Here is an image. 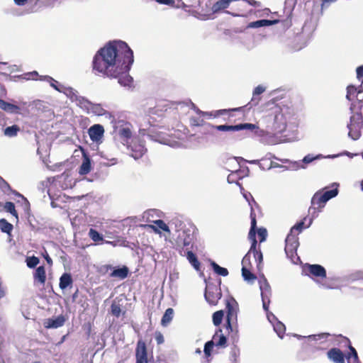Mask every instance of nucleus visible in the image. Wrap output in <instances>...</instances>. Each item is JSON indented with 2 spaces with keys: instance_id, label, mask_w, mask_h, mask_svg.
I'll list each match as a JSON object with an SVG mask.
<instances>
[{
  "instance_id": "obj_46",
  "label": "nucleus",
  "mask_w": 363,
  "mask_h": 363,
  "mask_svg": "<svg viewBox=\"0 0 363 363\" xmlns=\"http://www.w3.org/2000/svg\"><path fill=\"white\" fill-rule=\"evenodd\" d=\"M89 238L95 242L104 240L103 235L93 228H90L88 233Z\"/></svg>"
},
{
  "instance_id": "obj_8",
  "label": "nucleus",
  "mask_w": 363,
  "mask_h": 363,
  "mask_svg": "<svg viewBox=\"0 0 363 363\" xmlns=\"http://www.w3.org/2000/svg\"><path fill=\"white\" fill-rule=\"evenodd\" d=\"M285 242V252L286 256L294 264H298V262H300V258L296 253L297 248L299 245L298 238L295 234L289 233Z\"/></svg>"
},
{
  "instance_id": "obj_40",
  "label": "nucleus",
  "mask_w": 363,
  "mask_h": 363,
  "mask_svg": "<svg viewBox=\"0 0 363 363\" xmlns=\"http://www.w3.org/2000/svg\"><path fill=\"white\" fill-rule=\"evenodd\" d=\"M0 230L3 233L10 234L13 230V225L9 223L6 219H0Z\"/></svg>"
},
{
  "instance_id": "obj_26",
  "label": "nucleus",
  "mask_w": 363,
  "mask_h": 363,
  "mask_svg": "<svg viewBox=\"0 0 363 363\" xmlns=\"http://www.w3.org/2000/svg\"><path fill=\"white\" fill-rule=\"evenodd\" d=\"M328 357L334 363H345L342 352L337 348H332L327 353Z\"/></svg>"
},
{
  "instance_id": "obj_36",
  "label": "nucleus",
  "mask_w": 363,
  "mask_h": 363,
  "mask_svg": "<svg viewBox=\"0 0 363 363\" xmlns=\"http://www.w3.org/2000/svg\"><path fill=\"white\" fill-rule=\"evenodd\" d=\"M128 274V269L126 267H123L121 268H118L113 269V271L111 273V277H118L121 279H123L127 277Z\"/></svg>"
},
{
  "instance_id": "obj_25",
  "label": "nucleus",
  "mask_w": 363,
  "mask_h": 363,
  "mask_svg": "<svg viewBox=\"0 0 363 363\" xmlns=\"http://www.w3.org/2000/svg\"><path fill=\"white\" fill-rule=\"evenodd\" d=\"M249 173L248 167H246L245 169H235L232 171L231 174H230L227 178L228 183H234L236 182L240 185L239 183L237 182L238 179H242L245 176H247Z\"/></svg>"
},
{
  "instance_id": "obj_28",
  "label": "nucleus",
  "mask_w": 363,
  "mask_h": 363,
  "mask_svg": "<svg viewBox=\"0 0 363 363\" xmlns=\"http://www.w3.org/2000/svg\"><path fill=\"white\" fill-rule=\"evenodd\" d=\"M279 22V20H267L262 19L256 21L250 22L247 26V28H258L260 27L270 26L275 25Z\"/></svg>"
},
{
  "instance_id": "obj_32",
  "label": "nucleus",
  "mask_w": 363,
  "mask_h": 363,
  "mask_svg": "<svg viewBox=\"0 0 363 363\" xmlns=\"http://www.w3.org/2000/svg\"><path fill=\"white\" fill-rule=\"evenodd\" d=\"M212 340H213L215 345L225 347L227 339L225 336L222 333L221 330H219L215 333Z\"/></svg>"
},
{
  "instance_id": "obj_50",
  "label": "nucleus",
  "mask_w": 363,
  "mask_h": 363,
  "mask_svg": "<svg viewBox=\"0 0 363 363\" xmlns=\"http://www.w3.org/2000/svg\"><path fill=\"white\" fill-rule=\"evenodd\" d=\"M242 195H243L244 198L246 199V201L248 202L249 206L251 208V211H252V212L254 213L253 204L255 206H257V204L256 201H255V199H253L252 196L249 192H244V193H242Z\"/></svg>"
},
{
  "instance_id": "obj_42",
  "label": "nucleus",
  "mask_w": 363,
  "mask_h": 363,
  "mask_svg": "<svg viewBox=\"0 0 363 363\" xmlns=\"http://www.w3.org/2000/svg\"><path fill=\"white\" fill-rule=\"evenodd\" d=\"M3 207L6 212L10 213L12 216H15L16 218H18V213L13 202L7 201L4 203Z\"/></svg>"
},
{
  "instance_id": "obj_49",
  "label": "nucleus",
  "mask_w": 363,
  "mask_h": 363,
  "mask_svg": "<svg viewBox=\"0 0 363 363\" xmlns=\"http://www.w3.org/2000/svg\"><path fill=\"white\" fill-rule=\"evenodd\" d=\"M223 315V311H218L213 314V322L216 326H218L221 323Z\"/></svg>"
},
{
  "instance_id": "obj_45",
  "label": "nucleus",
  "mask_w": 363,
  "mask_h": 363,
  "mask_svg": "<svg viewBox=\"0 0 363 363\" xmlns=\"http://www.w3.org/2000/svg\"><path fill=\"white\" fill-rule=\"evenodd\" d=\"M242 276L243 279L248 282H252L256 279L255 275H254L245 267H242Z\"/></svg>"
},
{
  "instance_id": "obj_20",
  "label": "nucleus",
  "mask_w": 363,
  "mask_h": 363,
  "mask_svg": "<svg viewBox=\"0 0 363 363\" xmlns=\"http://www.w3.org/2000/svg\"><path fill=\"white\" fill-rule=\"evenodd\" d=\"M193 245L191 247L184 249V251L179 250V254L182 256H184L186 257L189 263L196 269H199L200 267V263L196 256V255L192 252Z\"/></svg>"
},
{
  "instance_id": "obj_53",
  "label": "nucleus",
  "mask_w": 363,
  "mask_h": 363,
  "mask_svg": "<svg viewBox=\"0 0 363 363\" xmlns=\"http://www.w3.org/2000/svg\"><path fill=\"white\" fill-rule=\"evenodd\" d=\"M111 314L116 317H119L121 313V309L119 304L116 303L115 302L112 303L111 306Z\"/></svg>"
},
{
  "instance_id": "obj_14",
  "label": "nucleus",
  "mask_w": 363,
  "mask_h": 363,
  "mask_svg": "<svg viewBox=\"0 0 363 363\" xmlns=\"http://www.w3.org/2000/svg\"><path fill=\"white\" fill-rule=\"evenodd\" d=\"M88 134L94 143L101 144L103 142L104 128L101 124H94L88 129Z\"/></svg>"
},
{
  "instance_id": "obj_3",
  "label": "nucleus",
  "mask_w": 363,
  "mask_h": 363,
  "mask_svg": "<svg viewBox=\"0 0 363 363\" xmlns=\"http://www.w3.org/2000/svg\"><path fill=\"white\" fill-rule=\"evenodd\" d=\"M290 118L291 113L288 108L275 106L262 120L267 130L277 134L281 133L286 130Z\"/></svg>"
},
{
  "instance_id": "obj_19",
  "label": "nucleus",
  "mask_w": 363,
  "mask_h": 363,
  "mask_svg": "<svg viewBox=\"0 0 363 363\" xmlns=\"http://www.w3.org/2000/svg\"><path fill=\"white\" fill-rule=\"evenodd\" d=\"M65 318L63 315H60L57 317L47 318L43 322V325L45 328H58L64 325L65 323Z\"/></svg>"
},
{
  "instance_id": "obj_30",
  "label": "nucleus",
  "mask_w": 363,
  "mask_h": 363,
  "mask_svg": "<svg viewBox=\"0 0 363 363\" xmlns=\"http://www.w3.org/2000/svg\"><path fill=\"white\" fill-rule=\"evenodd\" d=\"M250 255L253 256L255 262L257 263V267L259 269H260L261 264L263 261V255L259 249H257V247L252 250V247H250V249L249 250Z\"/></svg>"
},
{
  "instance_id": "obj_52",
  "label": "nucleus",
  "mask_w": 363,
  "mask_h": 363,
  "mask_svg": "<svg viewBox=\"0 0 363 363\" xmlns=\"http://www.w3.org/2000/svg\"><path fill=\"white\" fill-rule=\"evenodd\" d=\"M215 345L213 340L208 341L205 345H204V354L206 357H208L211 356V352L212 349L213 348V346Z\"/></svg>"
},
{
  "instance_id": "obj_44",
  "label": "nucleus",
  "mask_w": 363,
  "mask_h": 363,
  "mask_svg": "<svg viewBox=\"0 0 363 363\" xmlns=\"http://www.w3.org/2000/svg\"><path fill=\"white\" fill-rule=\"evenodd\" d=\"M359 89L353 85H350L347 88V95L346 98L349 101H352L356 99L357 94L358 92Z\"/></svg>"
},
{
  "instance_id": "obj_43",
  "label": "nucleus",
  "mask_w": 363,
  "mask_h": 363,
  "mask_svg": "<svg viewBox=\"0 0 363 363\" xmlns=\"http://www.w3.org/2000/svg\"><path fill=\"white\" fill-rule=\"evenodd\" d=\"M173 313H174V311L171 308H167L165 311V312L162 318V321H161L162 325H166L172 320V319L173 318Z\"/></svg>"
},
{
  "instance_id": "obj_11",
  "label": "nucleus",
  "mask_w": 363,
  "mask_h": 363,
  "mask_svg": "<svg viewBox=\"0 0 363 363\" xmlns=\"http://www.w3.org/2000/svg\"><path fill=\"white\" fill-rule=\"evenodd\" d=\"M362 128V117L359 113H354L350 117V123L347 124L349 129L348 135L354 140H358L361 136V129Z\"/></svg>"
},
{
  "instance_id": "obj_31",
  "label": "nucleus",
  "mask_w": 363,
  "mask_h": 363,
  "mask_svg": "<svg viewBox=\"0 0 363 363\" xmlns=\"http://www.w3.org/2000/svg\"><path fill=\"white\" fill-rule=\"evenodd\" d=\"M177 1V3L176 4L175 0H155V1L158 4L175 6L177 8H182L186 11V8H187L188 6L185 4L182 0Z\"/></svg>"
},
{
  "instance_id": "obj_60",
  "label": "nucleus",
  "mask_w": 363,
  "mask_h": 363,
  "mask_svg": "<svg viewBox=\"0 0 363 363\" xmlns=\"http://www.w3.org/2000/svg\"><path fill=\"white\" fill-rule=\"evenodd\" d=\"M38 73L35 71L24 73V79L30 80V79H36V77H38Z\"/></svg>"
},
{
  "instance_id": "obj_34",
  "label": "nucleus",
  "mask_w": 363,
  "mask_h": 363,
  "mask_svg": "<svg viewBox=\"0 0 363 363\" xmlns=\"http://www.w3.org/2000/svg\"><path fill=\"white\" fill-rule=\"evenodd\" d=\"M265 89V87L262 85H259L253 91V97L251 102L250 103L251 106H255L258 104L259 101V95L264 92Z\"/></svg>"
},
{
  "instance_id": "obj_21",
  "label": "nucleus",
  "mask_w": 363,
  "mask_h": 363,
  "mask_svg": "<svg viewBox=\"0 0 363 363\" xmlns=\"http://www.w3.org/2000/svg\"><path fill=\"white\" fill-rule=\"evenodd\" d=\"M259 289L261 291L262 299H270L272 295V290L269 284L268 283L266 277L262 275L259 280Z\"/></svg>"
},
{
  "instance_id": "obj_47",
  "label": "nucleus",
  "mask_w": 363,
  "mask_h": 363,
  "mask_svg": "<svg viewBox=\"0 0 363 363\" xmlns=\"http://www.w3.org/2000/svg\"><path fill=\"white\" fill-rule=\"evenodd\" d=\"M211 266L213 271L218 275L226 277L228 274V271L226 268L219 266L216 262H212Z\"/></svg>"
},
{
  "instance_id": "obj_35",
  "label": "nucleus",
  "mask_w": 363,
  "mask_h": 363,
  "mask_svg": "<svg viewBox=\"0 0 363 363\" xmlns=\"http://www.w3.org/2000/svg\"><path fill=\"white\" fill-rule=\"evenodd\" d=\"M0 189L6 194L13 193L18 196H22L19 193L16 191H13L9 184L1 177H0Z\"/></svg>"
},
{
  "instance_id": "obj_48",
  "label": "nucleus",
  "mask_w": 363,
  "mask_h": 363,
  "mask_svg": "<svg viewBox=\"0 0 363 363\" xmlns=\"http://www.w3.org/2000/svg\"><path fill=\"white\" fill-rule=\"evenodd\" d=\"M169 225L170 228L174 229L175 233H177V229L186 228L185 227L184 223L177 218L172 219V220L169 223Z\"/></svg>"
},
{
  "instance_id": "obj_38",
  "label": "nucleus",
  "mask_w": 363,
  "mask_h": 363,
  "mask_svg": "<svg viewBox=\"0 0 363 363\" xmlns=\"http://www.w3.org/2000/svg\"><path fill=\"white\" fill-rule=\"evenodd\" d=\"M19 131L20 128L17 125H13L6 128L4 130V133L6 136L11 138L17 135Z\"/></svg>"
},
{
  "instance_id": "obj_55",
  "label": "nucleus",
  "mask_w": 363,
  "mask_h": 363,
  "mask_svg": "<svg viewBox=\"0 0 363 363\" xmlns=\"http://www.w3.org/2000/svg\"><path fill=\"white\" fill-rule=\"evenodd\" d=\"M240 355V350L237 346H234L232 347L230 351V360L233 362H236L238 357Z\"/></svg>"
},
{
  "instance_id": "obj_29",
  "label": "nucleus",
  "mask_w": 363,
  "mask_h": 363,
  "mask_svg": "<svg viewBox=\"0 0 363 363\" xmlns=\"http://www.w3.org/2000/svg\"><path fill=\"white\" fill-rule=\"evenodd\" d=\"M0 108L11 113H16L20 111V108L13 104L6 102L0 99Z\"/></svg>"
},
{
  "instance_id": "obj_16",
  "label": "nucleus",
  "mask_w": 363,
  "mask_h": 363,
  "mask_svg": "<svg viewBox=\"0 0 363 363\" xmlns=\"http://www.w3.org/2000/svg\"><path fill=\"white\" fill-rule=\"evenodd\" d=\"M305 270L308 271L306 274L311 277H318L321 279L326 277V270L320 264H308L306 267Z\"/></svg>"
},
{
  "instance_id": "obj_13",
  "label": "nucleus",
  "mask_w": 363,
  "mask_h": 363,
  "mask_svg": "<svg viewBox=\"0 0 363 363\" xmlns=\"http://www.w3.org/2000/svg\"><path fill=\"white\" fill-rule=\"evenodd\" d=\"M127 148L130 150V154L135 160L140 158L145 152L146 149L142 141L139 138H133L128 144Z\"/></svg>"
},
{
  "instance_id": "obj_59",
  "label": "nucleus",
  "mask_w": 363,
  "mask_h": 363,
  "mask_svg": "<svg viewBox=\"0 0 363 363\" xmlns=\"http://www.w3.org/2000/svg\"><path fill=\"white\" fill-rule=\"evenodd\" d=\"M37 152H38V154L40 155V157L42 158L43 162L45 164H47L46 163L45 157H46V156L48 154V150L45 149V150H43L40 147H38Z\"/></svg>"
},
{
  "instance_id": "obj_61",
  "label": "nucleus",
  "mask_w": 363,
  "mask_h": 363,
  "mask_svg": "<svg viewBox=\"0 0 363 363\" xmlns=\"http://www.w3.org/2000/svg\"><path fill=\"white\" fill-rule=\"evenodd\" d=\"M257 234L260 238V242H264L266 240L267 232L265 228H259L257 231Z\"/></svg>"
},
{
  "instance_id": "obj_24",
  "label": "nucleus",
  "mask_w": 363,
  "mask_h": 363,
  "mask_svg": "<svg viewBox=\"0 0 363 363\" xmlns=\"http://www.w3.org/2000/svg\"><path fill=\"white\" fill-rule=\"evenodd\" d=\"M250 218H251V228L250 232L248 233V238L252 241L251 247H252V250L257 246V242L256 240V231L255 228L257 226V221L255 218V214L252 211L250 212Z\"/></svg>"
},
{
  "instance_id": "obj_10",
  "label": "nucleus",
  "mask_w": 363,
  "mask_h": 363,
  "mask_svg": "<svg viewBox=\"0 0 363 363\" xmlns=\"http://www.w3.org/2000/svg\"><path fill=\"white\" fill-rule=\"evenodd\" d=\"M40 80L48 82L50 85L59 92L65 94L72 102L78 94V91L69 86H65L50 76H39Z\"/></svg>"
},
{
  "instance_id": "obj_22",
  "label": "nucleus",
  "mask_w": 363,
  "mask_h": 363,
  "mask_svg": "<svg viewBox=\"0 0 363 363\" xmlns=\"http://www.w3.org/2000/svg\"><path fill=\"white\" fill-rule=\"evenodd\" d=\"M30 203L27 199L24 197V216H26L28 222L32 230L39 228L38 222L35 217L30 213Z\"/></svg>"
},
{
  "instance_id": "obj_2",
  "label": "nucleus",
  "mask_w": 363,
  "mask_h": 363,
  "mask_svg": "<svg viewBox=\"0 0 363 363\" xmlns=\"http://www.w3.org/2000/svg\"><path fill=\"white\" fill-rule=\"evenodd\" d=\"M191 106L192 108L196 111L198 114L197 116H191L189 119L191 125L193 126H201L204 125L203 117L204 116H211L213 114L209 112H204L199 110L194 104L191 102ZM211 129H216L218 131H240L242 130H247L253 131L256 130L255 133L257 135H259V132H262V130H259L257 126L252 123H240L237 125H213L210 123L205 124V131L206 133H209Z\"/></svg>"
},
{
  "instance_id": "obj_51",
  "label": "nucleus",
  "mask_w": 363,
  "mask_h": 363,
  "mask_svg": "<svg viewBox=\"0 0 363 363\" xmlns=\"http://www.w3.org/2000/svg\"><path fill=\"white\" fill-rule=\"evenodd\" d=\"M26 262L29 268H34L38 264L39 259L35 256L28 257Z\"/></svg>"
},
{
  "instance_id": "obj_7",
  "label": "nucleus",
  "mask_w": 363,
  "mask_h": 363,
  "mask_svg": "<svg viewBox=\"0 0 363 363\" xmlns=\"http://www.w3.org/2000/svg\"><path fill=\"white\" fill-rule=\"evenodd\" d=\"M176 249L183 250L193 245L194 235L189 228L177 229V233L173 234Z\"/></svg>"
},
{
  "instance_id": "obj_63",
  "label": "nucleus",
  "mask_w": 363,
  "mask_h": 363,
  "mask_svg": "<svg viewBox=\"0 0 363 363\" xmlns=\"http://www.w3.org/2000/svg\"><path fill=\"white\" fill-rule=\"evenodd\" d=\"M267 318L272 325L279 321L277 318L270 311L267 313Z\"/></svg>"
},
{
  "instance_id": "obj_33",
  "label": "nucleus",
  "mask_w": 363,
  "mask_h": 363,
  "mask_svg": "<svg viewBox=\"0 0 363 363\" xmlns=\"http://www.w3.org/2000/svg\"><path fill=\"white\" fill-rule=\"evenodd\" d=\"M72 279L70 274L64 273L60 278V288L61 289H65L69 286L72 285Z\"/></svg>"
},
{
  "instance_id": "obj_5",
  "label": "nucleus",
  "mask_w": 363,
  "mask_h": 363,
  "mask_svg": "<svg viewBox=\"0 0 363 363\" xmlns=\"http://www.w3.org/2000/svg\"><path fill=\"white\" fill-rule=\"evenodd\" d=\"M116 137L123 145H128L132 138V125L123 120L115 122L113 125Z\"/></svg>"
},
{
  "instance_id": "obj_12",
  "label": "nucleus",
  "mask_w": 363,
  "mask_h": 363,
  "mask_svg": "<svg viewBox=\"0 0 363 363\" xmlns=\"http://www.w3.org/2000/svg\"><path fill=\"white\" fill-rule=\"evenodd\" d=\"M226 308L227 329H230L231 331H233L232 324L237 322V315L238 311V303L233 298H230L227 301Z\"/></svg>"
},
{
  "instance_id": "obj_56",
  "label": "nucleus",
  "mask_w": 363,
  "mask_h": 363,
  "mask_svg": "<svg viewBox=\"0 0 363 363\" xmlns=\"http://www.w3.org/2000/svg\"><path fill=\"white\" fill-rule=\"evenodd\" d=\"M330 335L327 333H323L318 335H308L307 337L308 339H311L313 340H320V339H326L328 338Z\"/></svg>"
},
{
  "instance_id": "obj_62",
  "label": "nucleus",
  "mask_w": 363,
  "mask_h": 363,
  "mask_svg": "<svg viewBox=\"0 0 363 363\" xmlns=\"http://www.w3.org/2000/svg\"><path fill=\"white\" fill-rule=\"evenodd\" d=\"M250 258L251 255L250 252L248 251V252L245 255L242 260V267H245L247 268V266L250 264Z\"/></svg>"
},
{
  "instance_id": "obj_54",
  "label": "nucleus",
  "mask_w": 363,
  "mask_h": 363,
  "mask_svg": "<svg viewBox=\"0 0 363 363\" xmlns=\"http://www.w3.org/2000/svg\"><path fill=\"white\" fill-rule=\"evenodd\" d=\"M240 161H244L243 158L242 157H233L230 158L228 160V164L233 167H236L237 166L240 167Z\"/></svg>"
},
{
  "instance_id": "obj_15",
  "label": "nucleus",
  "mask_w": 363,
  "mask_h": 363,
  "mask_svg": "<svg viewBox=\"0 0 363 363\" xmlns=\"http://www.w3.org/2000/svg\"><path fill=\"white\" fill-rule=\"evenodd\" d=\"M340 155H328L327 156H324L322 154H318L315 156H313L311 154H308L306 155L302 160L296 162L297 169H306V165L311 163L312 162L323 158H335L337 157Z\"/></svg>"
},
{
  "instance_id": "obj_17",
  "label": "nucleus",
  "mask_w": 363,
  "mask_h": 363,
  "mask_svg": "<svg viewBox=\"0 0 363 363\" xmlns=\"http://www.w3.org/2000/svg\"><path fill=\"white\" fill-rule=\"evenodd\" d=\"M136 363H147V348L145 342L138 340L135 350Z\"/></svg>"
},
{
  "instance_id": "obj_41",
  "label": "nucleus",
  "mask_w": 363,
  "mask_h": 363,
  "mask_svg": "<svg viewBox=\"0 0 363 363\" xmlns=\"http://www.w3.org/2000/svg\"><path fill=\"white\" fill-rule=\"evenodd\" d=\"M148 136L153 140H155V141H157L160 143H163V144H166V145H168L169 146H172V147H177L178 146V143L177 142H174L172 143H168L167 142V139H164L160 135H150L149 134Z\"/></svg>"
},
{
  "instance_id": "obj_6",
  "label": "nucleus",
  "mask_w": 363,
  "mask_h": 363,
  "mask_svg": "<svg viewBox=\"0 0 363 363\" xmlns=\"http://www.w3.org/2000/svg\"><path fill=\"white\" fill-rule=\"evenodd\" d=\"M74 102L80 107L82 109L85 111L87 113H92L95 116H104L107 113V111L104 108L101 104H94L89 101L85 97L77 94Z\"/></svg>"
},
{
  "instance_id": "obj_57",
  "label": "nucleus",
  "mask_w": 363,
  "mask_h": 363,
  "mask_svg": "<svg viewBox=\"0 0 363 363\" xmlns=\"http://www.w3.org/2000/svg\"><path fill=\"white\" fill-rule=\"evenodd\" d=\"M155 224L158 228H160L162 230L168 233L170 232V227L167 224H166L162 220H156Z\"/></svg>"
},
{
  "instance_id": "obj_4",
  "label": "nucleus",
  "mask_w": 363,
  "mask_h": 363,
  "mask_svg": "<svg viewBox=\"0 0 363 363\" xmlns=\"http://www.w3.org/2000/svg\"><path fill=\"white\" fill-rule=\"evenodd\" d=\"M335 185H336V187L333 189L328 190L326 189H323L318 191L313 196L311 199V206L308 210L309 213L311 215V218L309 219L308 226H311L313 220L318 216V213L322 211L326 203L338 194V184H335Z\"/></svg>"
},
{
  "instance_id": "obj_64",
  "label": "nucleus",
  "mask_w": 363,
  "mask_h": 363,
  "mask_svg": "<svg viewBox=\"0 0 363 363\" xmlns=\"http://www.w3.org/2000/svg\"><path fill=\"white\" fill-rule=\"evenodd\" d=\"M357 79L359 81H362V83L363 82L362 78H363V66H360L357 69Z\"/></svg>"
},
{
  "instance_id": "obj_23",
  "label": "nucleus",
  "mask_w": 363,
  "mask_h": 363,
  "mask_svg": "<svg viewBox=\"0 0 363 363\" xmlns=\"http://www.w3.org/2000/svg\"><path fill=\"white\" fill-rule=\"evenodd\" d=\"M81 150L82 152L83 160L81 166L79 167V173L81 175H85L91 169V160L89 155L84 149L81 148Z\"/></svg>"
},
{
  "instance_id": "obj_1",
  "label": "nucleus",
  "mask_w": 363,
  "mask_h": 363,
  "mask_svg": "<svg viewBox=\"0 0 363 363\" xmlns=\"http://www.w3.org/2000/svg\"><path fill=\"white\" fill-rule=\"evenodd\" d=\"M133 63V52L128 44L121 40L107 43L96 53L93 70L104 76L118 79V84L130 86L133 78L128 72Z\"/></svg>"
},
{
  "instance_id": "obj_37",
  "label": "nucleus",
  "mask_w": 363,
  "mask_h": 363,
  "mask_svg": "<svg viewBox=\"0 0 363 363\" xmlns=\"http://www.w3.org/2000/svg\"><path fill=\"white\" fill-rule=\"evenodd\" d=\"M306 220V218H304L303 220H301L300 222L297 223L296 225H294L290 230L289 233L295 234L296 235H298L304 228H309L310 226L304 225L305 220Z\"/></svg>"
},
{
  "instance_id": "obj_39",
  "label": "nucleus",
  "mask_w": 363,
  "mask_h": 363,
  "mask_svg": "<svg viewBox=\"0 0 363 363\" xmlns=\"http://www.w3.org/2000/svg\"><path fill=\"white\" fill-rule=\"evenodd\" d=\"M272 325L274 328V330L276 332L278 336L282 338L286 330L285 325L279 320L277 321Z\"/></svg>"
},
{
  "instance_id": "obj_58",
  "label": "nucleus",
  "mask_w": 363,
  "mask_h": 363,
  "mask_svg": "<svg viewBox=\"0 0 363 363\" xmlns=\"http://www.w3.org/2000/svg\"><path fill=\"white\" fill-rule=\"evenodd\" d=\"M270 10L269 9H264L263 10H257L255 12L256 17H264L269 15Z\"/></svg>"
},
{
  "instance_id": "obj_27",
  "label": "nucleus",
  "mask_w": 363,
  "mask_h": 363,
  "mask_svg": "<svg viewBox=\"0 0 363 363\" xmlns=\"http://www.w3.org/2000/svg\"><path fill=\"white\" fill-rule=\"evenodd\" d=\"M35 284L44 285L46 281L45 269L44 266L38 267L33 272Z\"/></svg>"
},
{
  "instance_id": "obj_18",
  "label": "nucleus",
  "mask_w": 363,
  "mask_h": 363,
  "mask_svg": "<svg viewBox=\"0 0 363 363\" xmlns=\"http://www.w3.org/2000/svg\"><path fill=\"white\" fill-rule=\"evenodd\" d=\"M220 297L221 293L220 292V289H217L216 286H208L206 288L205 298L210 304L216 305Z\"/></svg>"
},
{
  "instance_id": "obj_9",
  "label": "nucleus",
  "mask_w": 363,
  "mask_h": 363,
  "mask_svg": "<svg viewBox=\"0 0 363 363\" xmlns=\"http://www.w3.org/2000/svg\"><path fill=\"white\" fill-rule=\"evenodd\" d=\"M58 0H24V13H31L52 8Z\"/></svg>"
}]
</instances>
